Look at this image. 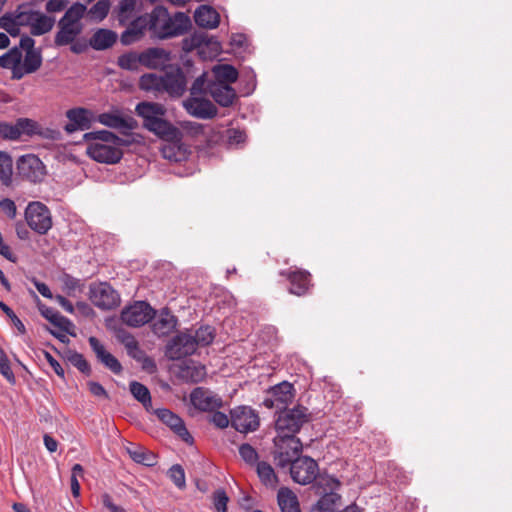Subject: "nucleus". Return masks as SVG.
Returning <instances> with one entry per match:
<instances>
[{
  "label": "nucleus",
  "mask_w": 512,
  "mask_h": 512,
  "mask_svg": "<svg viewBox=\"0 0 512 512\" xmlns=\"http://www.w3.org/2000/svg\"><path fill=\"white\" fill-rule=\"evenodd\" d=\"M88 143L87 155L99 163L116 164L123 157L121 147H128L133 143L130 136L119 137L108 130L88 132L83 135Z\"/></svg>",
  "instance_id": "f257e3e1"
},
{
  "label": "nucleus",
  "mask_w": 512,
  "mask_h": 512,
  "mask_svg": "<svg viewBox=\"0 0 512 512\" xmlns=\"http://www.w3.org/2000/svg\"><path fill=\"white\" fill-rule=\"evenodd\" d=\"M151 37L167 39L185 34L191 27L190 18L183 12L170 16L163 6H156L150 13L144 14Z\"/></svg>",
  "instance_id": "f03ea898"
},
{
  "label": "nucleus",
  "mask_w": 512,
  "mask_h": 512,
  "mask_svg": "<svg viewBox=\"0 0 512 512\" xmlns=\"http://www.w3.org/2000/svg\"><path fill=\"white\" fill-rule=\"evenodd\" d=\"M86 12V6L81 3H74L69 7L58 22L59 31L55 35L56 46H65L72 43L82 32L81 19Z\"/></svg>",
  "instance_id": "7ed1b4c3"
},
{
  "label": "nucleus",
  "mask_w": 512,
  "mask_h": 512,
  "mask_svg": "<svg viewBox=\"0 0 512 512\" xmlns=\"http://www.w3.org/2000/svg\"><path fill=\"white\" fill-rule=\"evenodd\" d=\"M310 419L308 408L297 405L292 409L279 411L275 428L279 436L296 437L301 427Z\"/></svg>",
  "instance_id": "20e7f679"
},
{
  "label": "nucleus",
  "mask_w": 512,
  "mask_h": 512,
  "mask_svg": "<svg viewBox=\"0 0 512 512\" xmlns=\"http://www.w3.org/2000/svg\"><path fill=\"white\" fill-rule=\"evenodd\" d=\"M274 444L273 458L276 465L281 468L290 466L302 451V443L297 437L277 435L274 439Z\"/></svg>",
  "instance_id": "39448f33"
},
{
  "label": "nucleus",
  "mask_w": 512,
  "mask_h": 512,
  "mask_svg": "<svg viewBox=\"0 0 512 512\" xmlns=\"http://www.w3.org/2000/svg\"><path fill=\"white\" fill-rule=\"evenodd\" d=\"M28 226L40 235H45L52 228V215L49 208L39 201L30 202L25 209Z\"/></svg>",
  "instance_id": "423d86ee"
},
{
  "label": "nucleus",
  "mask_w": 512,
  "mask_h": 512,
  "mask_svg": "<svg viewBox=\"0 0 512 512\" xmlns=\"http://www.w3.org/2000/svg\"><path fill=\"white\" fill-rule=\"evenodd\" d=\"M197 347L192 337V330L177 333L166 345V356L171 360H179L193 355Z\"/></svg>",
  "instance_id": "0eeeda50"
},
{
  "label": "nucleus",
  "mask_w": 512,
  "mask_h": 512,
  "mask_svg": "<svg viewBox=\"0 0 512 512\" xmlns=\"http://www.w3.org/2000/svg\"><path fill=\"white\" fill-rule=\"evenodd\" d=\"M289 467L291 478L301 485L312 483L319 473L317 462L308 456H299Z\"/></svg>",
  "instance_id": "6e6552de"
},
{
  "label": "nucleus",
  "mask_w": 512,
  "mask_h": 512,
  "mask_svg": "<svg viewBox=\"0 0 512 512\" xmlns=\"http://www.w3.org/2000/svg\"><path fill=\"white\" fill-rule=\"evenodd\" d=\"M90 299L95 306L103 310H111L120 303L118 292L107 282L91 284Z\"/></svg>",
  "instance_id": "1a4fd4ad"
},
{
  "label": "nucleus",
  "mask_w": 512,
  "mask_h": 512,
  "mask_svg": "<svg viewBox=\"0 0 512 512\" xmlns=\"http://www.w3.org/2000/svg\"><path fill=\"white\" fill-rule=\"evenodd\" d=\"M154 316L155 310L145 301H136L121 312V320L131 327L143 326Z\"/></svg>",
  "instance_id": "9d476101"
},
{
  "label": "nucleus",
  "mask_w": 512,
  "mask_h": 512,
  "mask_svg": "<svg viewBox=\"0 0 512 512\" xmlns=\"http://www.w3.org/2000/svg\"><path fill=\"white\" fill-rule=\"evenodd\" d=\"M279 274L289 281L288 291L293 295L304 296L309 293L313 286L311 274L305 269L293 266L289 269L281 270Z\"/></svg>",
  "instance_id": "9b49d317"
},
{
  "label": "nucleus",
  "mask_w": 512,
  "mask_h": 512,
  "mask_svg": "<svg viewBox=\"0 0 512 512\" xmlns=\"http://www.w3.org/2000/svg\"><path fill=\"white\" fill-rule=\"evenodd\" d=\"M231 425L241 433L253 432L258 429L260 418L251 407L238 406L231 411Z\"/></svg>",
  "instance_id": "f8f14e48"
},
{
  "label": "nucleus",
  "mask_w": 512,
  "mask_h": 512,
  "mask_svg": "<svg viewBox=\"0 0 512 512\" xmlns=\"http://www.w3.org/2000/svg\"><path fill=\"white\" fill-rule=\"evenodd\" d=\"M294 392L293 385L287 381H283L268 390L267 397L264 399L263 404L269 409L276 408L279 411L283 410L292 402Z\"/></svg>",
  "instance_id": "ddd939ff"
},
{
  "label": "nucleus",
  "mask_w": 512,
  "mask_h": 512,
  "mask_svg": "<svg viewBox=\"0 0 512 512\" xmlns=\"http://www.w3.org/2000/svg\"><path fill=\"white\" fill-rule=\"evenodd\" d=\"M18 174L30 182H40L45 174L42 161L35 155L21 156L17 161Z\"/></svg>",
  "instance_id": "4468645a"
},
{
  "label": "nucleus",
  "mask_w": 512,
  "mask_h": 512,
  "mask_svg": "<svg viewBox=\"0 0 512 512\" xmlns=\"http://www.w3.org/2000/svg\"><path fill=\"white\" fill-rule=\"evenodd\" d=\"M186 111L199 119H212L217 115V107L203 96H190L183 102Z\"/></svg>",
  "instance_id": "2eb2a0df"
},
{
  "label": "nucleus",
  "mask_w": 512,
  "mask_h": 512,
  "mask_svg": "<svg viewBox=\"0 0 512 512\" xmlns=\"http://www.w3.org/2000/svg\"><path fill=\"white\" fill-rule=\"evenodd\" d=\"M175 377L185 383H199L206 377V367L194 361H184L174 366Z\"/></svg>",
  "instance_id": "dca6fc26"
},
{
  "label": "nucleus",
  "mask_w": 512,
  "mask_h": 512,
  "mask_svg": "<svg viewBox=\"0 0 512 512\" xmlns=\"http://www.w3.org/2000/svg\"><path fill=\"white\" fill-rule=\"evenodd\" d=\"M187 87V79L183 70L179 67L166 71L163 75V91L172 97H180Z\"/></svg>",
  "instance_id": "f3484780"
},
{
  "label": "nucleus",
  "mask_w": 512,
  "mask_h": 512,
  "mask_svg": "<svg viewBox=\"0 0 512 512\" xmlns=\"http://www.w3.org/2000/svg\"><path fill=\"white\" fill-rule=\"evenodd\" d=\"M159 420L167 425L176 435L188 444L193 443V437L188 432L184 421L169 409H157L155 411Z\"/></svg>",
  "instance_id": "a211bd4d"
},
{
  "label": "nucleus",
  "mask_w": 512,
  "mask_h": 512,
  "mask_svg": "<svg viewBox=\"0 0 512 512\" xmlns=\"http://www.w3.org/2000/svg\"><path fill=\"white\" fill-rule=\"evenodd\" d=\"M88 341L97 359L107 369H109L114 374H120L122 372L123 368L121 363L115 356L106 351L105 347L100 343V341L96 337L91 336L89 337Z\"/></svg>",
  "instance_id": "6ab92c4d"
},
{
  "label": "nucleus",
  "mask_w": 512,
  "mask_h": 512,
  "mask_svg": "<svg viewBox=\"0 0 512 512\" xmlns=\"http://www.w3.org/2000/svg\"><path fill=\"white\" fill-rule=\"evenodd\" d=\"M90 112L85 108H72L66 112L69 122L64 126V130L71 134L77 130H87L90 128Z\"/></svg>",
  "instance_id": "aec40b11"
},
{
  "label": "nucleus",
  "mask_w": 512,
  "mask_h": 512,
  "mask_svg": "<svg viewBox=\"0 0 512 512\" xmlns=\"http://www.w3.org/2000/svg\"><path fill=\"white\" fill-rule=\"evenodd\" d=\"M135 111L143 119V126L146 129L159 118L164 117L166 113L162 104L154 102H140L137 104Z\"/></svg>",
  "instance_id": "412c9836"
},
{
  "label": "nucleus",
  "mask_w": 512,
  "mask_h": 512,
  "mask_svg": "<svg viewBox=\"0 0 512 512\" xmlns=\"http://www.w3.org/2000/svg\"><path fill=\"white\" fill-rule=\"evenodd\" d=\"M191 402L202 411H211L221 406V399L210 391L201 387L195 388L191 393Z\"/></svg>",
  "instance_id": "4be33fe9"
},
{
  "label": "nucleus",
  "mask_w": 512,
  "mask_h": 512,
  "mask_svg": "<svg viewBox=\"0 0 512 512\" xmlns=\"http://www.w3.org/2000/svg\"><path fill=\"white\" fill-rule=\"evenodd\" d=\"M150 132L167 142H180L182 138L181 131L167 121L164 117L159 118L147 128Z\"/></svg>",
  "instance_id": "5701e85b"
},
{
  "label": "nucleus",
  "mask_w": 512,
  "mask_h": 512,
  "mask_svg": "<svg viewBox=\"0 0 512 512\" xmlns=\"http://www.w3.org/2000/svg\"><path fill=\"white\" fill-rule=\"evenodd\" d=\"M141 67L158 69L166 65L169 54L162 48L152 47L140 52Z\"/></svg>",
  "instance_id": "b1692460"
},
{
  "label": "nucleus",
  "mask_w": 512,
  "mask_h": 512,
  "mask_svg": "<svg viewBox=\"0 0 512 512\" xmlns=\"http://www.w3.org/2000/svg\"><path fill=\"white\" fill-rule=\"evenodd\" d=\"M178 324V319L168 308L161 310L158 318L152 325V329L155 335L158 337H164L173 332Z\"/></svg>",
  "instance_id": "393cba45"
},
{
  "label": "nucleus",
  "mask_w": 512,
  "mask_h": 512,
  "mask_svg": "<svg viewBox=\"0 0 512 512\" xmlns=\"http://www.w3.org/2000/svg\"><path fill=\"white\" fill-rule=\"evenodd\" d=\"M208 93L212 96L215 102L222 107L231 106L237 97L236 91L233 87L219 83H211L208 86Z\"/></svg>",
  "instance_id": "a878e982"
},
{
  "label": "nucleus",
  "mask_w": 512,
  "mask_h": 512,
  "mask_svg": "<svg viewBox=\"0 0 512 512\" xmlns=\"http://www.w3.org/2000/svg\"><path fill=\"white\" fill-rule=\"evenodd\" d=\"M145 30H148L145 16L141 15L131 21L126 30L122 32L120 41L123 45H131L143 37Z\"/></svg>",
  "instance_id": "bb28decb"
},
{
  "label": "nucleus",
  "mask_w": 512,
  "mask_h": 512,
  "mask_svg": "<svg viewBox=\"0 0 512 512\" xmlns=\"http://www.w3.org/2000/svg\"><path fill=\"white\" fill-rule=\"evenodd\" d=\"M327 482L332 484L331 490L337 488L340 485L339 481L334 478H329ZM340 504L341 496L334 491H330L328 493H324V495H322V497L318 500L317 509L320 512H336Z\"/></svg>",
  "instance_id": "cd10ccee"
},
{
  "label": "nucleus",
  "mask_w": 512,
  "mask_h": 512,
  "mask_svg": "<svg viewBox=\"0 0 512 512\" xmlns=\"http://www.w3.org/2000/svg\"><path fill=\"white\" fill-rule=\"evenodd\" d=\"M117 38L116 32L110 29L99 28L89 39V45L97 51H103L111 48L116 43Z\"/></svg>",
  "instance_id": "c85d7f7f"
},
{
  "label": "nucleus",
  "mask_w": 512,
  "mask_h": 512,
  "mask_svg": "<svg viewBox=\"0 0 512 512\" xmlns=\"http://www.w3.org/2000/svg\"><path fill=\"white\" fill-rule=\"evenodd\" d=\"M16 126L22 135L33 136L40 135L46 138L56 139L55 135H59V132L51 129L42 131L36 121L29 118H19L16 120Z\"/></svg>",
  "instance_id": "c756f323"
},
{
  "label": "nucleus",
  "mask_w": 512,
  "mask_h": 512,
  "mask_svg": "<svg viewBox=\"0 0 512 512\" xmlns=\"http://www.w3.org/2000/svg\"><path fill=\"white\" fill-rule=\"evenodd\" d=\"M99 122L107 127L118 129L125 133L136 128V121L132 117L124 118L122 116L103 113L99 115Z\"/></svg>",
  "instance_id": "7c9ffc66"
},
{
  "label": "nucleus",
  "mask_w": 512,
  "mask_h": 512,
  "mask_svg": "<svg viewBox=\"0 0 512 512\" xmlns=\"http://www.w3.org/2000/svg\"><path fill=\"white\" fill-rule=\"evenodd\" d=\"M195 23L203 28L214 29L219 25L220 16L212 7L202 5L194 13Z\"/></svg>",
  "instance_id": "2f4dec72"
},
{
  "label": "nucleus",
  "mask_w": 512,
  "mask_h": 512,
  "mask_svg": "<svg viewBox=\"0 0 512 512\" xmlns=\"http://www.w3.org/2000/svg\"><path fill=\"white\" fill-rule=\"evenodd\" d=\"M40 312L44 318H46L51 324L61 329L72 336L75 334L72 332L74 328L73 323L66 317L62 316L57 310L51 307L42 305L39 307Z\"/></svg>",
  "instance_id": "473e14b6"
},
{
  "label": "nucleus",
  "mask_w": 512,
  "mask_h": 512,
  "mask_svg": "<svg viewBox=\"0 0 512 512\" xmlns=\"http://www.w3.org/2000/svg\"><path fill=\"white\" fill-rule=\"evenodd\" d=\"M126 451L129 454L130 458L138 464H142L148 467L157 464L156 455L152 451L146 449L143 446L130 443L129 446L126 447Z\"/></svg>",
  "instance_id": "72a5a7b5"
},
{
  "label": "nucleus",
  "mask_w": 512,
  "mask_h": 512,
  "mask_svg": "<svg viewBox=\"0 0 512 512\" xmlns=\"http://www.w3.org/2000/svg\"><path fill=\"white\" fill-rule=\"evenodd\" d=\"M214 80L212 83H219L222 85H230L237 81L238 71L229 64H217L212 68Z\"/></svg>",
  "instance_id": "f704fd0d"
},
{
  "label": "nucleus",
  "mask_w": 512,
  "mask_h": 512,
  "mask_svg": "<svg viewBox=\"0 0 512 512\" xmlns=\"http://www.w3.org/2000/svg\"><path fill=\"white\" fill-rule=\"evenodd\" d=\"M260 482L267 488L275 489L278 485V477L274 468L266 461H260L254 466Z\"/></svg>",
  "instance_id": "c9c22d12"
},
{
  "label": "nucleus",
  "mask_w": 512,
  "mask_h": 512,
  "mask_svg": "<svg viewBox=\"0 0 512 512\" xmlns=\"http://www.w3.org/2000/svg\"><path fill=\"white\" fill-rule=\"evenodd\" d=\"M278 505L282 512H301L297 496L287 487L279 489Z\"/></svg>",
  "instance_id": "e433bc0d"
},
{
  "label": "nucleus",
  "mask_w": 512,
  "mask_h": 512,
  "mask_svg": "<svg viewBox=\"0 0 512 512\" xmlns=\"http://www.w3.org/2000/svg\"><path fill=\"white\" fill-rule=\"evenodd\" d=\"M55 23V19L46 16L37 11V16L33 18L30 32L34 36H40L51 31Z\"/></svg>",
  "instance_id": "4c0bfd02"
},
{
  "label": "nucleus",
  "mask_w": 512,
  "mask_h": 512,
  "mask_svg": "<svg viewBox=\"0 0 512 512\" xmlns=\"http://www.w3.org/2000/svg\"><path fill=\"white\" fill-rule=\"evenodd\" d=\"M13 160L5 151H0V182L8 187L12 183Z\"/></svg>",
  "instance_id": "58836bf2"
},
{
  "label": "nucleus",
  "mask_w": 512,
  "mask_h": 512,
  "mask_svg": "<svg viewBox=\"0 0 512 512\" xmlns=\"http://www.w3.org/2000/svg\"><path fill=\"white\" fill-rule=\"evenodd\" d=\"M215 329L209 325L200 326L194 332L192 331V337L194 338V343L196 347H206L214 341L215 338Z\"/></svg>",
  "instance_id": "ea45409f"
},
{
  "label": "nucleus",
  "mask_w": 512,
  "mask_h": 512,
  "mask_svg": "<svg viewBox=\"0 0 512 512\" xmlns=\"http://www.w3.org/2000/svg\"><path fill=\"white\" fill-rule=\"evenodd\" d=\"M117 65L127 71H138L141 67L140 53L129 51L120 55L117 59Z\"/></svg>",
  "instance_id": "a19ab883"
},
{
  "label": "nucleus",
  "mask_w": 512,
  "mask_h": 512,
  "mask_svg": "<svg viewBox=\"0 0 512 512\" xmlns=\"http://www.w3.org/2000/svg\"><path fill=\"white\" fill-rule=\"evenodd\" d=\"M129 390L133 397L139 401L146 409L151 407L152 400L149 389L138 381H131Z\"/></svg>",
  "instance_id": "79ce46f5"
},
{
  "label": "nucleus",
  "mask_w": 512,
  "mask_h": 512,
  "mask_svg": "<svg viewBox=\"0 0 512 512\" xmlns=\"http://www.w3.org/2000/svg\"><path fill=\"white\" fill-rule=\"evenodd\" d=\"M139 85L145 91H163V75L144 74L140 78Z\"/></svg>",
  "instance_id": "37998d69"
},
{
  "label": "nucleus",
  "mask_w": 512,
  "mask_h": 512,
  "mask_svg": "<svg viewBox=\"0 0 512 512\" xmlns=\"http://www.w3.org/2000/svg\"><path fill=\"white\" fill-rule=\"evenodd\" d=\"M22 60V53L18 47L11 48L8 52L0 56V67L5 69H12L20 64Z\"/></svg>",
  "instance_id": "c03bdc74"
},
{
  "label": "nucleus",
  "mask_w": 512,
  "mask_h": 512,
  "mask_svg": "<svg viewBox=\"0 0 512 512\" xmlns=\"http://www.w3.org/2000/svg\"><path fill=\"white\" fill-rule=\"evenodd\" d=\"M136 7L135 0H121L117 7V18L120 24H125L133 16Z\"/></svg>",
  "instance_id": "a18cd8bd"
},
{
  "label": "nucleus",
  "mask_w": 512,
  "mask_h": 512,
  "mask_svg": "<svg viewBox=\"0 0 512 512\" xmlns=\"http://www.w3.org/2000/svg\"><path fill=\"white\" fill-rule=\"evenodd\" d=\"M110 10V1L109 0H99L96 2L88 11V15L92 20L102 21L104 20Z\"/></svg>",
  "instance_id": "49530a36"
},
{
  "label": "nucleus",
  "mask_w": 512,
  "mask_h": 512,
  "mask_svg": "<svg viewBox=\"0 0 512 512\" xmlns=\"http://www.w3.org/2000/svg\"><path fill=\"white\" fill-rule=\"evenodd\" d=\"M23 65L27 73L36 72L42 65L41 52L37 50L27 51L24 57Z\"/></svg>",
  "instance_id": "de8ad7c7"
},
{
  "label": "nucleus",
  "mask_w": 512,
  "mask_h": 512,
  "mask_svg": "<svg viewBox=\"0 0 512 512\" xmlns=\"http://www.w3.org/2000/svg\"><path fill=\"white\" fill-rule=\"evenodd\" d=\"M213 82V80L207 79V73L203 72L200 76H198L192 86L190 88L191 96H203L208 93V86Z\"/></svg>",
  "instance_id": "09e8293b"
},
{
  "label": "nucleus",
  "mask_w": 512,
  "mask_h": 512,
  "mask_svg": "<svg viewBox=\"0 0 512 512\" xmlns=\"http://www.w3.org/2000/svg\"><path fill=\"white\" fill-rule=\"evenodd\" d=\"M239 454L243 461L251 467H254L258 462H260L258 460L259 456L256 449L248 443L240 445Z\"/></svg>",
  "instance_id": "8fccbe9b"
},
{
  "label": "nucleus",
  "mask_w": 512,
  "mask_h": 512,
  "mask_svg": "<svg viewBox=\"0 0 512 512\" xmlns=\"http://www.w3.org/2000/svg\"><path fill=\"white\" fill-rule=\"evenodd\" d=\"M68 361L75 366L83 374L89 376L91 374V367L84 356L76 351L69 352Z\"/></svg>",
  "instance_id": "3c124183"
},
{
  "label": "nucleus",
  "mask_w": 512,
  "mask_h": 512,
  "mask_svg": "<svg viewBox=\"0 0 512 512\" xmlns=\"http://www.w3.org/2000/svg\"><path fill=\"white\" fill-rule=\"evenodd\" d=\"M0 139L16 141L20 139V132L15 124L0 121Z\"/></svg>",
  "instance_id": "603ef678"
},
{
  "label": "nucleus",
  "mask_w": 512,
  "mask_h": 512,
  "mask_svg": "<svg viewBox=\"0 0 512 512\" xmlns=\"http://www.w3.org/2000/svg\"><path fill=\"white\" fill-rule=\"evenodd\" d=\"M0 373L1 375L12 385L16 383L15 375L11 369L10 361L4 352V350L0 347Z\"/></svg>",
  "instance_id": "864d4df0"
},
{
  "label": "nucleus",
  "mask_w": 512,
  "mask_h": 512,
  "mask_svg": "<svg viewBox=\"0 0 512 512\" xmlns=\"http://www.w3.org/2000/svg\"><path fill=\"white\" fill-rule=\"evenodd\" d=\"M212 500L216 512H227L229 497L224 489L215 490L212 494Z\"/></svg>",
  "instance_id": "5fc2aeb1"
},
{
  "label": "nucleus",
  "mask_w": 512,
  "mask_h": 512,
  "mask_svg": "<svg viewBox=\"0 0 512 512\" xmlns=\"http://www.w3.org/2000/svg\"><path fill=\"white\" fill-rule=\"evenodd\" d=\"M14 16L17 24L31 27L33 18L37 16V11L24 10L22 6H19L14 12Z\"/></svg>",
  "instance_id": "6e6d98bb"
},
{
  "label": "nucleus",
  "mask_w": 512,
  "mask_h": 512,
  "mask_svg": "<svg viewBox=\"0 0 512 512\" xmlns=\"http://www.w3.org/2000/svg\"><path fill=\"white\" fill-rule=\"evenodd\" d=\"M170 479L178 488H184L186 485L185 472L181 465L175 464L168 471Z\"/></svg>",
  "instance_id": "4d7b16f0"
},
{
  "label": "nucleus",
  "mask_w": 512,
  "mask_h": 512,
  "mask_svg": "<svg viewBox=\"0 0 512 512\" xmlns=\"http://www.w3.org/2000/svg\"><path fill=\"white\" fill-rule=\"evenodd\" d=\"M118 338L124 344L128 354L135 357L133 351L138 350V342L135 340V338L125 331H120L118 333Z\"/></svg>",
  "instance_id": "13d9d810"
},
{
  "label": "nucleus",
  "mask_w": 512,
  "mask_h": 512,
  "mask_svg": "<svg viewBox=\"0 0 512 512\" xmlns=\"http://www.w3.org/2000/svg\"><path fill=\"white\" fill-rule=\"evenodd\" d=\"M178 142H170L162 148V155L164 158L171 161H179L180 148L176 145Z\"/></svg>",
  "instance_id": "bf43d9fd"
},
{
  "label": "nucleus",
  "mask_w": 512,
  "mask_h": 512,
  "mask_svg": "<svg viewBox=\"0 0 512 512\" xmlns=\"http://www.w3.org/2000/svg\"><path fill=\"white\" fill-rule=\"evenodd\" d=\"M0 210L9 218L14 219L17 215V207L13 200L4 198L0 200Z\"/></svg>",
  "instance_id": "052dcab7"
},
{
  "label": "nucleus",
  "mask_w": 512,
  "mask_h": 512,
  "mask_svg": "<svg viewBox=\"0 0 512 512\" xmlns=\"http://www.w3.org/2000/svg\"><path fill=\"white\" fill-rule=\"evenodd\" d=\"M210 421L218 428H226L231 422L226 414L219 411L212 414Z\"/></svg>",
  "instance_id": "680f3d73"
},
{
  "label": "nucleus",
  "mask_w": 512,
  "mask_h": 512,
  "mask_svg": "<svg viewBox=\"0 0 512 512\" xmlns=\"http://www.w3.org/2000/svg\"><path fill=\"white\" fill-rule=\"evenodd\" d=\"M245 133L239 129H228L227 139L230 144H240L245 141Z\"/></svg>",
  "instance_id": "e2e57ef3"
},
{
  "label": "nucleus",
  "mask_w": 512,
  "mask_h": 512,
  "mask_svg": "<svg viewBox=\"0 0 512 512\" xmlns=\"http://www.w3.org/2000/svg\"><path fill=\"white\" fill-rule=\"evenodd\" d=\"M89 391L91 394H93L96 397H103L105 399H108V393L105 390V388L98 382L90 381L88 382Z\"/></svg>",
  "instance_id": "0e129e2a"
},
{
  "label": "nucleus",
  "mask_w": 512,
  "mask_h": 512,
  "mask_svg": "<svg viewBox=\"0 0 512 512\" xmlns=\"http://www.w3.org/2000/svg\"><path fill=\"white\" fill-rule=\"evenodd\" d=\"M44 357L47 362L50 364L54 372L61 378H64L65 372L60 363L49 353L44 352Z\"/></svg>",
  "instance_id": "69168bd1"
},
{
  "label": "nucleus",
  "mask_w": 512,
  "mask_h": 512,
  "mask_svg": "<svg viewBox=\"0 0 512 512\" xmlns=\"http://www.w3.org/2000/svg\"><path fill=\"white\" fill-rule=\"evenodd\" d=\"M17 24L14 13H6L0 17V28L6 32Z\"/></svg>",
  "instance_id": "338daca9"
},
{
  "label": "nucleus",
  "mask_w": 512,
  "mask_h": 512,
  "mask_svg": "<svg viewBox=\"0 0 512 512\" xmlns=\"http://www.w3.org/2000/svg\"><path fill=\"white\" fill-rule=\"evenodd\" d=\"M102 504L109 509L110 512H126L123 507L114 504L111 496L107 493L102 495Z\"/></svg>",
  "instance_id": "774afa93"
}]
</instances>
